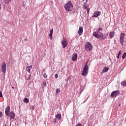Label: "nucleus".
<instances>
[{"mask_svg":"<svg viewBox=\"0 0 126 126\" xmlns=\"http://www.w3.org/2000/svg\"><path fill=\"white\" fill-rule=\"evenodd\" d=\"M101 15V12L97 11H95L94 15L92 16V17H98V16H100Z\"/></svg>","mask_w":126,"mask_h":126,"instance_id":"obj_9","label":"nucleus"},{"mask_svg":"<svg viewBox=\"0 0 126 126\" xmlns=\"http://www.w3.org/2000/svg\"><path fill=\"white\" fill-rule=\"evenodd\" d=\"M119 56H117V59H119Z\"/></svg>","mask_w":126,"mask_h":126,"instance_id":"obj_39","label":"nucleus"},{"mask_svg":"<svg viewBox=\"0 0 126 126\" xmlns=\"http://www.w3.org/2000/svg\"><path fill=\"white\" fill-rule=\"evenodd\" d=\"M60 89H57L56 90V93H60Z\"/></svg>","mask_w":126,"mask_h":126,"instance_id":"obj_28","label":"nucleus"},{"mask_svg":"<svg viewBox=\"0 0 126 126\" xmlns=\"http://www.w3.org/2000/svg\"><path fill=\"white\" fill-rule=\"evenodd\" d=\"M118 56H121V51H119V53L118 54Z\"/></svg>","mask_w":126,"mask_h":126,"instance_id":"obj_35","label":"nucleus"},{"mask_svg":"<svg viewBox=\"0 0 126 126\" xmlns=\"http://www.w3.org/2000/svg\"><path fill=\"white\" fill-rule=\"evenodd\" d=\"M83 32V28H82V27H80L78 31V34L79 36H80V35L82 34Z\"/></svg>","mask_w":126,"mask_h":126,"instance_id":"obj_13","label":"nucleus"},{"mask_svg":"<svg viewBox=\"0 0 126 126\" xmlns=\"http://www.w3.org/2000/svg\"><path fill=\"white\" fill-rule=\"evenodd\" d=\"M10 113V107L7 106L5 108V113L6 116L9 117V113Z\"/></svg>","mask_w":126,"mask_h":126,"instance_id":"obj_8","label":"nucleus"},{"mask_svg":"<svg viewBox=\"0 0 126 126\" xmlns=\"http://www.w3.org/2000/svg\"><path fill=\"white\" fill-rule=\"evenodd\" d=\"M3 1L6 4H7V3H9L11 1V0H3Z\"/></svg>","mask_w":126,"mask_h":126,"instance_id":"obj_22","label":"nucleus"},{"mask_svg":"<svg viewBox=\"0 0 126 126\" xmlns=\"http://www.w3.org/2000/svg\"><path fill=\"white\" fill-rule=\"evenodd\" d=\"M43 85L44 87H45V86H47V82H46V81H43Z\"/></svg>","mask_w":126,"mask_h":126,"instance_id":"obj_25","label":"nucleus"},{"mask_svg":"<svg viewBox=\"0 0 126 126\" xmlns=\"http://www.w3.org/2000/svg\"><path fill=\"white\" fill-rule=\"evenodd\" d=\"M71 60H72V61L75 62V61H76V60H77V54H73L72 56Z\"/></svg>","mask_w":126,"mask_h":126,"instance_id":"obj_11","label":"nucleus"},{"mask_svg":"<svg viewBox=\"0 0 126 126\" xmlns=\"http://www.w3.org/2000/svg\"><path fill=\"white\" fill-rule=\"evenodd\" d=\"M31 69H32V65H31L30 66H27L26 67V70L29 72V73H30Z\"/></svg>","mask_w":126,"mask_h":126,"instance_id":"obj_14","label":"nucleus"},{"mask_svg":"<svg viewBox=\"0 0 126 126\" xmlns=\"http://www.w3.org/2000/svg\"><path fill=\"white\" fill-rule=\"evenodd\" d=\"M24 102H25V103H29V99H28V98H25Z\"/></svg>","mask_w":126,"mask_h":126,"instance_id":"obj_23","label":"nucleus"},{"mask_svg":"<svg viewBox=\"0 0 126 126\" xmlns=\"http://www.w3.org/2000/svg\"><path fill=\"white\" fill-rule=\"evenodd\" d=\"M53 29H52L50 30V33H49V37H50V40L53 39Z\"/></svg>","mask_w":126,"mask_h":126,"instance_id":"obj_15","label":"nucleus"},{"mask_svg":"<svg viewBox=\"0 0 126 126\" xmlns=\"http://www.w3.org/2000/svg\"><path fill=\"white\" fill-rule=\"evenodd\" d=\"M119 106H121V104H119Z\"/></svg>","mask_w":126,"mask_h":126,"instance_id":"obj_43","label":"nucleus"},{"mask_svg":"<svg viewBox=\"0 0 126 126\" xmlns=\"http://www.w3.org/2000/svg\"><path fill=\"white\" fill-rule=\"evenodd\" d=\"M31 109L32 110H35V106L32 105L31 107Z\"/></svg>","mask_w":126,"mask_h":126,"instance_id":"obj_26","label":"nucleus"},{"mask_svg":"<svg viewBox=\"0 0 126 126\" xmlns=\"http://www.w3.org/2000/svg\"><path fill=\"white\" fill-rule=\"evenodd\" d=\"M76 126H82V125L80 123H78Z\"/></svg>","mask_w":126,"mask_h":126,"instance_id":"obj_31","label":"nucleus"},{"mask_svg":"<svg viewBox=\"0 0 126 126\" xmlns=\"http://www.w3.org/2000/svg\"><path fill=\"white\" fill-rule=\"evenodd\" d=\"M0 97H3L2 93L1 92V91H0Z\"/></svg>","mask_w":126,"mask_h":126,"instance_id":"obj_29","label":"nucleus"},{"mask_svg":"<svg viewBox=\"0 0 126 126\" xmlns=\"http://www.w3.org/2000/svg\"><path fill=\"white\" fill-rule=\"evenodd\" d=\"M101 30H102V28L100 27L99 29H98V32L101 31Z\"/></svg>","mask_w":126,"mask_h":126,"instance_id":"obj_34","label":"nucleus"},{"mask_svg":"<svg viewBox=\"0 0 126 126\" xmlns=\"http://www.w3.org/2000/svg\"><path fill=\"white\" fill-rule=\"evenodd\" d=\"M120 44L121 45H124V42H125V38H120Z\"/></svg>","mask_w":126,"mask_h":126,"instance_id":"obj_21","label":"nucleus"},{"mask_svg":"<svg viewBox=\"0 0 126 126\" xmlns=\"http://www.w3.org/2000/svg\"><path fill=\"white\" fill-rule=\"evenodd\" d=\"M115 34H116V32H109V38L110 39H113L114 38V36H115Z\"/></svg>","mask_w":126,"mask_h":126,"instance_id":"obj_12","label":"nucleus"},{"mask_svg":"<svg viewBox=\"0 0 126 126\" xmlns=\"http://www.w3.org/2000/svg\"><path fill=\"white\" fill-rule=\"evenodd\" d=\"M87 99H88V98H87V99L83 102V103H85V102L87 101Z\"/></svg>","mask_w":126,"mask_h":126,"instance_id":"obj_37","label":"nucleus"},{"mask_svg":"<svg viewBox=\"0 0 126 126\" xmlns=\"http://www.w3.org/2000/svg\"><path fill=\"white\" fill-rule=\"evenodd\" d=\"M89 10H90L89 8H87V13H89Z\"/></svg>","mask_w":126,"mask_h":126,"instance_id":"obj_33","label":"nucleus"},{"mask_svg":"<svg viewBox=\"0 0 126 126\" xmlns=\"http://www.w3.org/2000/svg\"><path fill=\"white\" fill-rule=\"evenodd\" d=\"M93 35L95 38H97V39H100V38H103V37H104L103 33L99 32H94L93 33Z\"/></svg>","mask_w":126,"mask_h":126,"instance_id":"obj_2","label":"nucleus"},{"mask_svg":"<svg viewBox=\"0 0 126 126\" xmlns=\"http://www.w3.org/2000/svg\"><path fill=\"white\" fill-rule=\"evenodd\" d=\"M59 77V76L58 75V74H55V78H58Z\"/></svg>","mask_w":126,"mask_h":126,"instance_id":"obj_32","label":"nucleus"},{"mask_svg":"<svg viewBox=\"0 0 126 126\" xmlns=\"http://www.w3.org/2000/svg\"><path fill=\"white\" fill-rule=\"evenodd\" d=\"M1 70L3 73H5V72H6V64L4 62L1 64Z\"/></svg>","mask_w":126,"mask_h":126,"instance_id":"obj_5","label":"nucleus"},{"mask_svg":"<svg viewBox=\"0 0 126 126\" xmlns=\"http://www.w3.org/2000/svg\"><path fill=\"white\" fill-rule=\"evenodd\" d=\"M9 114V116H10V118L12 120H14V118H15V113H14L13 111H11Z\"/></svg>","mask_w":126,"mask_h":126,"instance_id":"obj_10","label":"nucleus"},{"mask_svg":"<svg viewBox=\"0 0 126 126\" xmlns=\"http://www.w3.org/2000/svg\"><path fill=\"white\" fill-rule=\"evenodd\" d=\"M2 116V112H1V111H0V118H1Z\"/></svg>","mask_w":126,"mask_h":126,"instance_id":"obj_30","label":"nucleus"},{"mask_svg":"<svg viewBox=\"0 0 126 126\" xmlns=\"http://www.w3.org/2000/svg\"><path fill=\"white\" fill-rule=\"evenodd\" d=\"M88 1V0H86V2H87Z\"/></svg>","mask_w":126,"mask_h":126,"instance_id":"obj_41","label":"nucleus"},{"mask_svg":"<svg viewBox=\"0 0 126 126\" xmlns=\"http://www.w3.org/2000/svg\"><path fill=\"white\" fill-rule=\"evenodd\" d=\"M55 118H57V119H58V120H61L62 115L61 114H58L56 115Z\"/></svg>","mask_w":126,"mask_h":126,"instance_id":"obj_17","label":"nucleus"},{"mask_svg":"<svg viewBox=\"0 0 126 126\" xmlns=\"http://www.w3.org/2000/svg\"><path fill=\"white\" fill-rule=\"evenodd\" d=\"M85 50L87 52H90L92 50V44L90 42H86L85 44Z\"/></svg>","mask_w":126,"mask_h":126,"instance_id":"obj_4","label":"nucleus"},{"mask_svg":"<svg viewBox=\"0 0 126 126\" xmlns=\"http://www.w3.org/2000/svg\"><path fill=\"white\" fill-rule=\"evenodd\" d=\"M31 78V75L28 74L26 76V79L27 80H30V78Z\"/></svg>","mask_w":126,"mask_h":126,"instance_id":"obj_20","label":"nucleus"},{"mask_svg":"<svg viewBox=\"0 0 126 126\" xmlns=\"http://www.w3.org/2000/svg\"><path fill=\"white\" fill-rule=\"evenodd\" d=\"M126 53L125 52V53L123 54V56H122V59H123V60H125V58H126Z\"/></svg>","mask_w":126,"mask_h":126,"instance_id":"obj_24","label":"nucleus"},{"mask_svg":"<svg viewBox=\"0 0 126 126\" xmlns=\"http://www.w3.org/2000/svg\"><path fill=\"white\" fill-rule=\"evenodd\" d=\"M108 70H109V67H104L103 68V71L101 73H104V72H107V71H108Z\"/></svg>","mask_w":126,"mask_h":126,"instance_id":"obj_16","label":"nucleus"},{"mask_svg":"<svg viewBox=\"0 0 126 126\" xmlns=\"http://www.w3.org/2000/svg\"><path fill=\"white\" fill-rule=\"evenodd\" d=\"M56 121H57V119L56 118H54V123H56Z\"/></svg>","mask_w":126,"mask_h":126,"instance_id":"obj_38","label":"nucleus"},{"mask_svg":"<svg viewBox=\"0 0 126 126\" xmlns=\"http://www.w3.org/2000/svg\"><path fill=\"white\" fill-rule=\"evenodd\" d=\"M120 94V91L118 90L113 92L111 94V98H116L117 95Z\"/></svg>","mask_w":126,"mask_h":126,"instance_id":"obj_6","label":"nucleus"},{"mask_svg":"<svg viewBox=\"0 0 126 126\" xmlns=\"http://www.w3.org/2000/svg\"><path fill=\"white\" fill-rule=\"evenodd\" d=\"M64 7L66 11H71L73 7L71 1H68L66 4L64 5Z\"/></svg>","mask_w":126,"mask_h":126,"instance_id":"obj_1","label":"nucleus"},{"mask_svg":"<svg viewBox=\"0 0 126 126\" xmlns=\"http://www.w3.org/2000/svg\"><path fill=\"white\" fill-rule=\"evenodd\" d=\"M125 36H126V34H125L124 33H121L120 34V38L125 39Z\"/></svg>","mask_w":126,"mask_h":126,"instance_id":"obj_19","label":"nucleus"},{"mask_svg":"<svg viewBox=\"0 0 126 126\" xmlns=\"http://www.w3.org/2000/svg\"><path fill=\"white\" fill-rule=\"evenodd\" d=\"M25 41H27V39H25Z\"/></svg>","mask_w":126,"mask_h":126,"instance_id":"obj_42","label":"nucleus"},{"mask_svg":"<svg viewBox=\"0 0 126 126\" xmlns=\"http://www.w3.org/2000/svg\"><path fill=\"white\" fill-rule=\"evenodd\" d=\"M84 8H85V9H87V6H84Z\"/></svg>","mask_w":126,"mask_h":126,"instance_id":"obj_36","label":"nucleus"},{"mask_svg":"<svg viewBox=\"0 0 126 126\" xmlns=\"http://www.w3.org/2000/svg\"><path fill=\"white\" fill-rule=\"evenodd\" d=\"M61 44L63 46V48H66L68 42H67L65 38H63V40L61 41Z\"/></svg>","mask_w":126,"mask_h":126,"instance_id":"obj_7","label":"nucleus"},{"mask_svg":"<svg viewBox=\"0 0 126 126\" xmlns=\"http://www.w3.org/2000/svg\"><path fill=\"white\" fill-rule=\"evenodd\" d=\"M121 86L126 87V80L124 81L121 83Z\"/></svg>","mask_w":126,"mask_h":126,"instance_id":"obj_18","label":"nucleus"},{"mask_svg":"<svg viewBox=\"0 0 126 126\" xmlns=\"http://www.w3.org/2000/svg\"><path fill=\"white\" fill-rule=\"evenodd\" d=\"M89 68L88 67V65H87V63L84 67L83 71H82V75H83V76H86V75L88 74Z\"/></svg>","mask_w":126,"mask_h":126,"instance_id":"obj_3","label":"nucleus"},{"mask_svg":"<svg viewBox=\"0 0 126 126\" xmlns=\"http://www.w3.org/2000/svg\"><path fill=\"white\" fill-rule=\"evenodd\" d=\"M12 89H14V87H13V86H12Z\"/></svg>","mask_w":126,"mask_h":126,"instance_id":"obj_40","label":"nucleus"},{"mask_svg":"<svg viewBox=\"0 0 126 126\" xmlns=\"http://www.w3.org/2000/svg\"><path fill=\"white\" fill-rule=\"evenodd\" d=\"M43 77H44V78L46 79V78H47V74L44 73V74H43Z\"/></svg>","mask_w":126,"mask_h":126,"instance_id":"obj_27","label":"nucleus"}]
</instances>
